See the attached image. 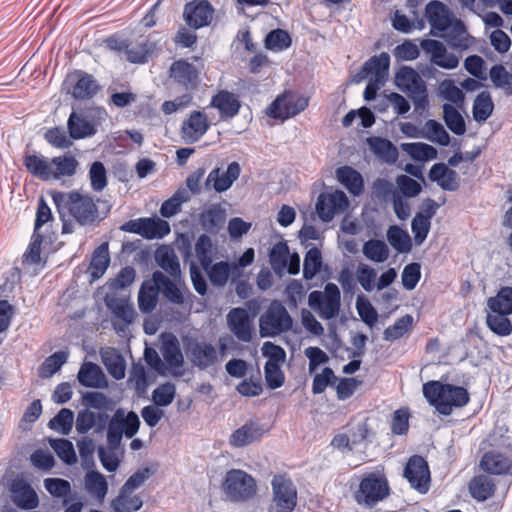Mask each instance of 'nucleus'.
<instances>
[{"mask_svg":"<svg viewBox=\"0 0 512 512\" xmlns=\"http://www.w3.org/2000/svg\"><path fill=\"white\" fill-rule=\"evenodd\" d=\"M226 221V210L220 204H211L199 215V223L203 230L216 234Z\"/></svg>","mask_w":512,"mask_h":512,"instance_id":"28","label":"nucleus"},{"mask_svg":"<svg viewBox=\"0 0 512 512\" xmlns=\"http://www.w3.org/2000/svg\"><path fill=\"white\" fill-rule=\"evenodd\" d=\"M214 12L208 0H192L184 5L183 18L190 28L200 29L211 23Z\"/></svg>","mask_w":512,"mask_h":512,"instance_id":"15","label":"nucleus"},{"mask_svg":"<svg viewBox=\"0 0 512 512\" xmlns=\"http://www.w3.org/2000/svg\"><path fill=\"white\" fill-rule=\"evenodd\" d=\"M159 290L157 283L146 280L142 283L138 293V306L142 313H151L158 303Z\"/></svg>","mask_w":512,"mask_h":512,"instance_id":"38","label":"nucleus"},{"mask_svg":"<svg viewBox=\"0 0 512 512\" xmlns=\"http://www.w3.org/2000/svg\"><path fill=\"white\" fill-rule=\"evenodd\" d=\"M423 395L428 403L441 415L448 416L454 408L468 404L470 395L466 388L439 381H429L423 385Z\"/></svg>","mask_w":512,"mask_h":512,"instance_id":"1","label":"nucleus"},{"mask_svg":"<svg viewBox=\"0 0 512 512\" xmlns=\"http://www.w3.org/2000/svg\"><path fill=\"white\" fill-rule=\"evenodd\" d=\"M404 477L411 487L424 494L429 490L430 471L426 460L419 455H414L408 460L404 469Z\"/></svg>","mask_w":512,"mask_h":512,"instance_id":"16","label":"nucleus"},{"mask_svg":"<svg viewBox=\"0 0 512 512\" xmlns=\"http://www.w3.org/2000/svg\"><path fill=\"white\" fill-rule=\"evenodd\" d=\"M77 379L82 386L90 388H102L107 385L105 374L100 366L92 362L81 365Z\"/></svg>","mask_w":512,"mask_h":512,"instance_id":"31","label":"nucleus"},{"mask_svg":"<svg viewBox=\"0 0 512 512\" xmlns=\"http://www.w3.org/2000/svg\"><path fill=\"white\" fill-rule=\"evenodd\" d=\"M62 90L70 96H96L102 86L92 74L76 69L66 75Z\"/></svg>","mask_w":512,"mask_h":512,"instance_id":"11","label":"nucleus"},{"mask_svg":"<svg viewBox=\"0 0 512 512\" xmlns=\"http://www.w3.org/2000/svg\"><path fill=\"white\" fill-rule=\"evenodd\" d=\"M223 490L230 500L244 502L256 494V481L245 471L232 469L226 473Z\"/></svg>","mask_w":512,"mask_h":512,"instance_id":"8","label":"nucleus"},{"mask_svg":"<svg viewBox=\"0 0 512 512\" xmlns=\"http://www.w3.org/2000/svg\"><path fill=\"white\" fill-rule=\"evenodd\" d=\"M79 162L71 154L53 157L51 159V180H60L66 177H72L76 174Z\"/></svg>","mask_w":512,"mask_h":512,"instance_id":"36","label":"nucleus"},{"mask_svg":"<svg viewBox=\"0 0 512 512\" xmlns=\"http://www.w3.org/2000/svg\"><path fill=\"white\" fill-rule=\"evenodd\" d=\"M131 491H124L120 488L118 496L111 501V508L113 512H136L143 506L141 497L134 495L131 496Z\"/></svg>","mask_w":512,"mask_h":512,"instance_id":"42","label":"nucleus"},{"mask_svg":"<svg viewBox=\"0 0 512 512\" xmlns=\"http://www.w3.org/2000/svg\"><path fill=\"white\" fill-rule=\"evenodd\" d=\"M309 306L325 320L336 317L341 306V294L338 286L327 283L324 291H312L308 296Z\"/></svg>","mask_w":512,"mask_h":512,"instance_id":"9","label":"nucleus"},{"mask_svg":"<svg viewBox=\"0 0 512 512\" xmlns=\"http://www.w3.org/2000/svg\"><path fill=\"white\" fill-rule=\"evenodd\" d=\"M84 487L89 495L102 503L108 492V483L103 474L98 471H89L84 478Z\"/></svg>","mask_w":512,"mask_h":512,"instance_id":"40","label":"nucleus"},{"mask_svg":"<svg viewBox=\"0 0 512 512\" xmlns=\"http://www.w3.org/2000/svg\"><path fill=\"white\" fill-rule=\"evenodd\" d=\"M215 247L211 238L206 234H201L195 243V254L203 269H207L212 262Z\"/></svg>","mask_w":512,"mask_h":512,"instance_id":"53","label":"nucleus"},{"mask_svg":"<svg viewBox=\"0 0 512 512\" xmlns=\"http://www.w3.org/2000/svg\"><path fill=\"white\" fill-rule=\"evenodd\" d=\"M100 356L103 365L111 377L121 380L125 377L126 361L124 357L112 347L101 349Z\"/></svg>","mask_w":512,"mask_h":512,"instance_id":"30","label":"nucleus"},{"mask_svg":"<svg viewBox=\"0 0 512 512\" xmlns=\"http://www.w3.org/2000/svg\"><path fill=\"white\" fill-rule=\"evenodd\" d=\"M421 46L430 54L432 64L444 69H454L458 66L459 58L454 53L448 52L442 42L428 39L423 40Z\"/></svg>","mask_w":512,"mask_h":512,"instance_id":"21","label":"nucleus"},{"mask_svg":"<svg viewBox=\"0 0 512 512\" xmlns=\"http://www.w3.org/2000/svg\"><path fill=\"white\" fill-rule=\"evenodd\" d=\"M264 434L261 425L256 422H248L235 430L230 436V444L234 447H244L259 440Z\"/></svg>","mask_w":512,"mask_h":512,"instance_id":"32","label":"nucleus"},{"mask_svg":"<svg viewBox=\"0 0 512 512\" xmlns=\"http://www.w3.org/2000/svg\"><path fill=\"white\" fill-rule=\"evenodd\" d=\"M489 77L495 87L501 88L507 93H512V74L503 65L496 64L492 66Z\"/></svg>","mask_w":512,"mask_h":512,"instance_id":"62","label":"nucleus"},{"mask_svg":"<svg viewBox=\"0 0 512 512\" xmlns=\"http://www.w3.org/2000/svg\"><path fill=\"white\" fill-rule=\"evenodd\" d=\"M140 236L145 239H161L168 235L171 231L167 221L160 218H141Z\"/></svg>","mask_w":512,"mask_h":512,"instance_id":"39","label":"nucleus"},{"mask_svg":"<svg viewBox=\"0 0 512 512\" xmlns=\"http://www.w3.org/2000/svg\"><path fill=\"white\" fill-rule=\"evenodd\" d=\"M390 56L381 52L366 60L360 69L352 76L351 82L359 84L364 80L368 83L362 96H379L378 91L385 85L389 76Z\"/></svg>","mask_w":512,"mask_h":512,"instance_id":"2","label":"nucleus"},{"mask_svg":"<svg viewBox=\"0 0 512 512\" xmlns=\"http://www.w3.org/2000/svg\"><path fill=\"white\" fill-rule=\"evenodd\" d=\"M68 353L66 351H57L47 357L38 370L39 377L42 379L52 377L67 362Z\"/></svg>","mask_w":512,"mask_h":512,"instance_id":"49","label":"nucleus"},{"mask_svg":"<svg viewBox=\"0 0 512 512\" xmlns=\"http://www.w3.org/2000/svg\"><path fill=\"white\" fill-rule=\"evenodd\" d=\"M110 263L108 243H102L93 252L90 266L92 268V276L100 277L107 270Z\"/></svg>","mask_w":512,"mask_h":512,"instance_id":"55","label":"nucleus"},{"mask_svg":"<svg viewBox=\"0 0 512 512\" xmlns=\"http://www.w3.org/2000/svg\"><path fill=\"white\" fill-rule=\"evenodd\" d=\"M106 47L118 54L124 53L125 59L132 64H146L159 50L158 43L143 38L134 44L126 38L113 34L104 40Z\"/></svg>","mask_w":512,"mask_h":512,"instance_id":"5","label":"nucleus"},{"mask_svg":"<svg viewBox=\"0 0 512 512\" xmlns=\"http://www.w3.org/2000/svg\"><path fill=\"white\" fill-rule=\"evenodd\" d=\"M241 168L238 162H231L226 172H221L220 168H214L210 171L205 181L206 190H215L218 193L227 191L240 175Z\"/></svg>","mask_w":512,"mask_h":512,"instance_id":"18","label":"nucleus"},{"mask_svg":"<svg viewBox=\"0 0 512 512\" xmlns=\"http://www.w3.org/2000/svg\"><path fill=\"white\" fill-rule=\"evenodd\" d=\"M208 107L216 108L220 113V120L226 121L239 113L241 104L238 98H211Z\"/></svg>","mask_w":512,"mask_h":512,"instance_id":"51","label":"nucleus"},{"mask_svg":"<svg viewBox=\"0 0 512 512\" xmlns=\"http://www.w3.org/2000/svg\"><path fill=\"white\" fill-rule=\"evenodd\" d=\"M387 240L400 253H407L411 250L412 243L409 234L398 226L389 227Z\"/></svg>","mask_w":512,"mask_h":512,"instance_id":"54","label":"nucleus"},{"mask_svg":"<svg viewBox=\"0 0 512 512\" xmlns=\"http://www.w3.org/2000/svg\"><path fill=\"white\" fill-rule=\"evenodd\" d=\"M188 355L191 363L201 370L213 366L218 361L216 348L205 341L191 343L188 348Z\"/></svg>","mask_w":512,"mask_h":512,"instance_id":"22","label":"nucleus"},{"mask_svg":"<svg viewBox=\"0 0 512 512\" xmlns=\"http://www.w3.org/2000/svg\"><path fill=\"white\" fill-rule=\"evenodd\" d=\"M50 446L65 464L72 465L76 463L77 457L71 441L67 439H52L50 440Z\"/></svg>","mask_w":512,"mask_h":512,"instance_id":"60","label":"nucleus"},{"mask_svg":"<svg viewBox=\"0 0 512 512\" xmlns=\"http://www.w3.org/2000/svg\"><path fill=\"white\" fill-rule=\"evenodd\" d=\"M425 15L431 27L441 32L447 30L452 23L448 7L438 0H432L426 5Z\"/></svg>","mask_w":512,"mask_h":512,"instance_id":"25","label":"nucleus"},{"mask_svg":"<svg viewBox=\"0 0 512 512\" xmlns=\"http://www.w3.org/2000/svg\"><path fill=\"white\" fill-rule=\"evenodd\" d=\"M480 467L489 474L506 475L511 473L512 459L500 452L489 451L483 455Z\"/></svg>","mask_w":512,"mask_h":512,"instance_id":"27","label":"nucleus"},{"mask_svg":"<svg viewBox=\"0 0 512 512\" xmlns=\"http://www.w3.org/2000/svg\"><path fill=\"white\" fill-rule=\"evenodd\" d=\"M12 491L14 494L13 501L20 509L31 510L39 505L38 496L29 484L18 485Z\"/></svg>","mask_w":512,"mask_h":512,"instance_id":"43","label":"nucleus"},{"mask_svg":"<svg viewBox=\"0 0 512 512\" xmlns=\"http://www.w3.org/2000/svg\"><path fill=\"white\" fill-rule=\"evenodd\" d=\"M162 355L167 364L169 373L174 377H181L184 374V357L179 342L175 337L163 343Z\"/></svg>","mask_w":512,"mask_h":512,"instance_id":"24","label":"nucleus"},{"mask_svg":"<svg viewBox=\"0 0 512 512\" xmlns=\"http://www.w3.org/2000/svg\"><path fill=\"white\" fill-rule=\"evenodd\" d=\"M413 321V316L410 314H406L397 319L393 325H390L384 330V340L393 342L400 339L412 329Z\"/></svg>","mask_w":512,"mask_h":512,"instance_id":"50","label":"nucleus"},{"mask_svg":"<svg viewBox=\"0 0 512 512\" xmlns=\"http://www.w3.org/2000/svg\"><path fill=\"white\" fill-rule=\"evenodd\" d=\"M211 284L215 287H224L229 279L231 282H236L239 277L234 276V267L232 263L227 261H220L216 263H210L207 269H203Z\"/></svg>","mask_w":512,"mask_h":512,"instance_id":"29","label":"nucleus"},{"mask_svg":"<svg viewBox=\"0 0 512 512\" xmlns=\"http://www.w3.org/2000/svg\"><path fill=\"white\" fill-rule=\"evenodd\" d=\"M120 447L121 445L111 446L110 443H107L106 447H98V458L106 471L114 472L118 469L120 460L117 456V452Z\"/></svg>","mask_w":512,"mask_h":512,"instance_id":"57","label":"nucleus"},{"mask_svg":"<svg viewBox=\"0 0 512 512\" xmlns=\"http://www.w3.org/2000/svg\"><path fill=\"white\" fill-rule=\"evenodd\" d=\"M309 98H275L267 108V115L286 120L303 111L309 104Z\"/></svg>","mask_w":512,"mask_h":512,"instance_id":"20","label":"nucleus"},{"mask_svg":"<svg viewBox=\"0 0 512 512\" xmlns=\"http://www.w3.org/2000/svg\"><path fill=\"white\" fill-rule=\"evenodd\" d=\"M402 151L407 153L415 161H430L437 157V150L433 146L422 143H402L400 145Z\"/></svg>","mask_w":512,"mask_h":512,"instance_id":"46","label":"nucleus"},{"mask_svg":"<svg viewBox=\"0 0 512 512\" xmlns=\"http://www.w3.org/2000/svg\"><path fill=\"white\" fill-rule=\"evenodd\" d=\"M496 485L494 481L486 475H477L469 483V492L471 496L480 502H483L495 493Z\"/></svg>","mask_w":512,"mask_h":512,"instance_id":"41","label":"nucleus"},{"mask_svg":"<svg viewBox=\"0 0 512 512\" xmlns=\"http://www.w3.org/2000/svg\"><path fill=\"white\" fill-rule=\"evenodd\" d=\"M390 486L386 476L379 472L365 474L354 491L355 502L362 508L373 509L390 496Z\"/></svg>","mask_w":512,"mask_h":512,"instance_id":"4","label":"nucleus"},{"mask_svg":"<svg viewBox=\"0 0 512 512\" xmlns=\"http://www.w3.org/2000/svg\"><path fill=\"white\" fill-rule=\"evenodd\" d=\"M69 135L73 139H82L96 133L94 125L87 119L72 113L67 122Z\"/></svg>","mask_w":512,"mask_h":512,"instance_id":"45","label":"nucleus"},{"mask_svg":"<svg viewBox=\"0 0 512 512\" xmlns=\"http://www.w3.org/2000/svg\"><path fill=\"white\" fill-rule=\"evenodd\" d=\"M153 281L157 283L159 292L173 304L183 305L186 302V298L192 296V293L180 281V278L171 280L161 271H155L153 272Z\"/></svg>","mask_w":512,"mask_h":512,"instance_id":"14","label":"nucleus"},{"mask_svg":"<svg viewBox=\"0 0 512 512\" xmlns=\"http://www.w3.org/2000/svg\"><path fill=\"white\" fill-rule=\"evenodd\" d=\"M170 77L186 89H192L198 83V71L195 66L185 60H177L170 67Z\"/></svg>","mask_w":512,"mask_h":512,"instance_id":"26","label":"nucleus"},{"mask_svg":"<svg viewBox=\"0 0 512 512\" xmlns=\"http://www.w3.org/2000/svg\"><path fill=\"white\" fill-rule=\"evenodd\" d=\"M74 413L68 408H62L48 423V427L62 435H68L72 429Z\"/></svg>","mask_w":512,"mask_h":512,"instance_id":"56","label":"nucleus"},{"mask_svg":"<svg viewBox=\"0 0 512 512\" xmlns=\"http://www.w3.org/2000/svg\"><path fill=\"white\" fill-rule=\"evenodd\" d=\"M367 143L372 153L381 161L392 164L398 158V150L391 141L381 137H370Z\"/></svg>","mask_w":512,"mask_h":512,"instance_id":"37","label":"nucleus"},{"mask_svg":"<svg viewBox=\"0 0 512 512\" xmlns=\"http://www.w3.org/2000/svg\"><path fill=\"white\" fill-rule=\"evenodd\" d=\"M265 48L273 52H281L292 45L290 34L283 29H274L270 31L264 40Z\"/></svg>","mask_w":512,"mask_h":512,"instance_id":"48","label":"nucleus"},{"mask_svg":"<svg viewBox=\"0 0 512 512\" xmlns=\"http://www.w3.org/2000/svg\"><path fill=\"white\" fill-rule=\"evenodd\" d=\"M293 326V319L279 300H273L259 318L261 337H276L288 332Z\"/></svg>","mask_w":512,"mask_h":512,"instance_id":"6","label":"nucleus"},{"mask_svg":"<svg viewBox=\"0 0 512 512\" xmlns=\"http://www.w3.org/2000/svg\"><path fill=\"white\" fill-rule=\"evenodd\" d=\"M443 119L446 126L452 133L456 135H463L466 132L464 117L453 105H443Z\"/></svg>","mask_w":512,"mask_h":512,"instance_id":"47","label":"nucleus"},{"mask_svg":"<svg viewBox=\"0 0 512 512\" xmlns=\"http://www.w3.org/2000/svg\"><path fill=\"white\" fill-rule=\"evenodd\" d=\"M289 248L286 242L276 243L269 254V261L274 271H282L287 267Z\"/></svg>","mask_w":512,"mask_h":512,"instance_id":"63","label":"nucleus"},{"mask_svg":"<svg viewBox=\"0 0 512 512\" xmlns=\"http://www.w3.org/2000/svg\"><path fill=\"white\" fill-rule=\"evenodd\" d=\"M487 306L492 312L497 314H512V287H502L496 296L488 299Z\"/></svg>","mask_w":512,"mask_h":512,"instance_id":"44","label":"nucleus"},{"mask_svg":"<svg viewBox=\"0 0 512 512\" xmlns=\"http://www.w3.org/2000/svg\"><path fill=\"white\" fill-rule=\"evenodd\" d=\"M336 177L338 181L354 196H359L364 190L362 175L351 166L337 168Z\"/></svg>","mask_w":512,"mask_h":512,"instance_id":"35","label":"nucleus"},{"mask_svg":"<svg viewBox=\"0 0 512 512\" xmlns=\"http://www.w3.org/2000/svg\"><path fill=\"white\" fill-rule=\"evenodd\" d=\"M364 256L376 263H382L389 257V249L386 243L378 239H370L363 245Z\"/></svg>","mask_w":512,"mask_h":512,"instance_id":"52","label":"nucleus"},{"mask_svg":"<svg viewBox=\"0 0 512 512\" xmlns=\"http://www.w3.org/2000/svg\"><path fill=\"white\" fill-rule=\"evenodd\" d=\"M139 427L140 419L136 412L126 413L123 408H118L107 425V443H110L111 446L121 445L123 436L134 437Z\"/></svg>","mask_w":512,"mask_h":512,"instance_id":"7","label":"nucleus"},{"mask_svg":"<svg viewBox=\"0 0 512 512\" xmlns=\"http://www.w3.org/2000/svg\"><path fill=\"white\" fill-rule=\"evenodd\" d=\"M506 316L507 315L497 313L496 315L488 314L486 319L487 326L499 336L510 335L512 332V324Z\"/></svg>","mask_w":512,"mask_h":512,"instance_id":"64","label":"nucleus"},{"mask_svg":"<svg viewBox=\"0 0 512 512\" xmlns=\"http://www.w3.org/2000/svg\"><path fill=\"white\" fill-rule=\"evenodd\" d=\"M271 486L273 497L268 512H292L297 505V489L292 480L275 475Z\"/></svg>","mask_w":512,"mask_h":512,"instance_id":"10","label":"nucleus"},{"mask_svg":"<svg viewBox=\"0 0 512 512\" xmlns=\"http://www.w3.org/2000/svg\"><path fill=\"white\" fill-rule=\"evenodd\" d=\"M349 206V201L343 191L336 190L332 193L320 194L316 204V211L320 219L328 222L336 214L343 213Z\"/></svg>","mask_w":512,"mask_h":512,"instance_id":"17","label":"nucleus"},{"mask_svg":"<svg viewBox=\"0 0 512 512\" xmlns=\"http://www.w3.org/2000/svg\"><path fill=\"white\" fill-rule=\"evenodd\" d=\"M322 266V256L318 248L309 249L305 255L303 263V277L311 280L320 271Z\"/></svg>","mask_w":512,"mask_h":512,"instance_id":"59","label":"nucleus"},{"mask_svg":"<svg viewBox=\"0 0 512 512\" xmlns=\"http://www.w3.org/2000/svg\"><path fill=\"white\" fill-rule=\"evenodd\" d=\"M210 128L207 115L201 111H192L182 122L181 136L185 143L193 144L200 140Z\"/></svg>","mask_w":512,"mask_h":512,"instance_id":"19","label":"nucleus"},{"mask_svg":"<svg viewBox=\"0 0 512 512\" xmlns=\"http://www.w3.org/2000/svg\"><path fill=\"white\" fill-rule=\"evenodd\" d=\"M23 164L32 176L42 181L51 180V159L46 158L41 154H26L24 156Z\"/></svg>","mask_w":512,"mask_h":512,"instance_id":"33","label":"nucleus"},{"mask_svg":"<svg viewBox=\"0 0 512 512\" xmlns=\"http://www.w3.org/2000/svg\"><path fill=\"white\" fill-rule=\"evenodd\" d=\"M53 201L60 213L62 209H67L80 225L92 224L98 218V208L88 195L77 191L58 192L53 195Z\"/></svg>","mask_w":512,"mask_h":512,"instance_id":"3","label":"nucleus"},{"mask_svg":"<svg viewBox=\"0 0 512 512\" xmlns=\"http://www.w3.org/2000/svg\"><path fill=\"white\" fill-rule=\"evenodd\" d=\"M397 88L407 96H428L427 85L422 76L410 66H402L395 73Z\"/></svg>","mask_w":512,"mask_h":512,"instance_id":"13","label":"nucleus"},{"mask_svg":"<svg viewBox=\"0 0 512 512\" xmlns=\"http://www.w3.org/2000/svg\"><path fill=\"white\" fill-rule=\"evenodd\" d=\"M105 303L113 316L123 324V327H117V323L115 322L114 327L116 330L122 331L133 323L136 313L128 298L107 296Z\"/></svg>","mask_w":512,"mask_h":512,"instance_id":"23","label":"nucleus"},{"mask_svg":"<svg viewBox=\"0 0 512 512\" xmlns=\"http://www.w3.org/2000/svg\"><path fill=\"white\" fill-rule=\"evenodd\" d=\"M155 261L173 279L181 278L180 263L174 250L163 245L155 251Z\"/></svg>","mask_w":512,"mask_h":512,"instance_id":"34","label":"nucleus"},{"mask_svg":"<svg viewBox=\"0 0 512 512\" xmlns=\"http://www.w3.org/2000/svg\"><path fill=\"white\" fill-rule=\"evenodd\" d=\"M356 309L361 320L366 325L370 328L375 326L378 320L377 310L363 294L357 296Z\"/></svg>","mask_w":512,"mask_h":512,"instance_id":"61","label":"nucleus"},{"mask_svg":"<svg viewBox=\"0 0 512 512\" xmlns=\"http://www.w3.org/2000/svg\"><path fill=\"white\" fill-rule=\"evenodd\" d=\"M226 323L232 337L242 343H251L255 337V327L249 312L242 307L232 308L226 315Z\"/></svg>","mask_w":512,"mask_h":512,"instance_id":"12","label":"nucleus"},{"mask_svg":"<svg viewBox=\"0 0 512 512\" xmlns=\"http://www.w3.org/2000/svg\"><path fill=\"white\" fill-rule=\"evenodd\" d=\"M425 137L431 142L442 146H448L450 136L444 126L436 120H428L424 125Z\"/></svg>","mask_w":512,"mask_h":512,"instance_id":"58","label":"nucleus"}]
</instances>
